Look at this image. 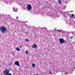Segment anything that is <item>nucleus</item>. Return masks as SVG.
Here are the masks:
<instances>
[{
    "label": "nucleus",
    "mask_w": 75,
    "mask_h": 75,
    "mask_svg": "<svg viewBox=\"0 0 75 75\" xmlns=\"http://www.w3.org/2000/svg\"><path fill=\"white\" fill-rule=\"evenodd\" d=\"M74 69H75V67H74Z\"/></svg>",
    "instance_id": "36"
},
{
    "label": "nucleus",
    "mask_w": 75,
    "mask_h": 75,
    "mask_svg": "<svg viewBox=\"0 0 75 75\" xmlns=\"http://www.w3.org/2000/svg\"><path fill=\"white\" fill-rule=\"evenodd\" d=\"M56 6H57V4H56Z\"/></svg>",
    "instance_id": "41"
},
{
    "label": "nucleus",
    "mask_w": 75,
    "mask_h": 75,
    "mask_svg": "<svg viewBox=\"0 0 75 75\" xmlns=\"http://www.w3.org/2000/svg\"><path fill=\"white\" fill-rule=\"evenodd\" d=\"M12 23H13V24H14L13 22H12Z\"/></svg>",
    "instance_id": "40"
},
{
    "label": "nucleus",
    "mask_w": 75,
    "mask_h": 75,
    "mask_svg": "<svg viewBox=\"0 0 75 75\" xmlns=\"http://www.w3.org/2000/svg\"><path fill=\"white\" fill-rule=\"evenodd\" d=\"M67 16H69V13H67Z\"/></svg>",
    "instance_id": "29"
},
{
    "label": "nucleus",
    "mask_w": 75,
    "mask_h": 75,
    "mask_svg": "<svg viewBox=\"0 0 75 75\" xmlns=\"http://www.w3.org/2000/svg\"><path fill=\"white\" fill-rule=\"evenodd\" d=\"M54 15H53V16H52H52H51L52 17H54Z\"/></svg>",
    "instance_id": "30"
},
{
    "label": "nucleus",
    "mask_w": 75,
    "mask_h": 75,
    "mask_svg": "<svg viewBox=\"0 0 75 75\" xmlns=\"http://www.w3.org/2000/svg\"><path fill=\"white\" fill-rule=\"evenodd\" d=\"M13 0H6V1L5 2L6 4H10L12 2H13Z\"/></svg>",
    "instance_id": "7"
},
{
    "label": "nucleus",
    "mask_w": 75,
    "mask_h": 75,
    "mask_svg": "<svg viewBox=\"0 0 75 75\" xmlns=\"http://www.w3.org/2000/svg\"><path fill=\"white\" fill-rule=\"evenodd\" d=\"M64 74H65V75H66L67 74V73H65Z\"/></svg>",
    "instance_id": "35"
},
{
    "label": "nucleus",
    "mask_w": 75,
    "mask_h": 75,
    "mask_svg": "<svg viewBox=\"0 0 75 75\" xmlns=\"http://www.w3.org/2000/svg\"><path fill=\"white\" fill-rule=\"evenodd\" d=\"M59 15H58V16H57V17H59Z\"/></svg>",
    "instance_id": "34"
},
{
    "label": "nucleus",
    "mask_w": 75,
    "mask_h": 75,
    "mask_svg": "<svg viewBox=\"0 0 75 75\" xmlns=\"http://www.w3.org/2000/svg\"><path fill=\"white\" fill-rule=\"evenodd\" d=\"M16 19H18V16H17Z\"/></svg>",
    "instance_id": "33"
},
{
    "label": "nucleus",
    "mask_w": 75,
    "mask_h": 75,
    "mask_svg": "<svg viewBox=\"0 0 75 75\" xmlns=\"http://www.w3.org/2000/svg\"><path fill=\"white\" fill-rule=\"evenodd\" d=\"M34 28H36V29L37 30H38V28H35V27H34Z\"/></svg>",
    "instance_id": "28"
},
{
    "label": "nucleus",
    "mask_w": 75,
    "mask_h": 75,
    "mask_svg": "<svg viewBox=\"0 0 75 75\" xmlns=\"http://www.w3.org/2000/svg\"><path fill=\"white\" fill-rule=\"evenodd\" d=\"M67 74H71V72L70 71H68L67 72Z\"/></svg>",
    "instance_id": "21"
},
{
    "label": "nucleus",
    "mask_w": 75,
    "mask_h": 75,
    "mask_svg": "<svg viewBox=\"0 0 75 75\" xmlns=\"http://www.w3.org/2000/svg\"><path fill=\"white\" fill-rule=\"evenodd\" d=\"M63 14L64 16L65 15V12H63Z\"/></svg>",
    "instance_id": "20"
},
{
    "label": "nucleus",
    "mask_w": 75,
    "mask_h": 75,
    "mask_svg": "<svg viewBox=\"0 0 75 75\" xmlns=\"http://www.w3.org/2000/svg\"><path fill=\"white\" fill-rule=\"evenodd\" d=\"M17 25H18V23H17Z\"/></svg>",
    "instance_id": "38"
},
{
    "label": "nucleus",
    "mask_w": 75,
    "mask_h": 75,
    "mask_svg": "<svg viewBox=\"0 0 75 75\" xmlns=\"http://www.w3.org/2000/svg\"><path fill=\"white\" fill-rule=\"evenodd\" d=\"M59 40L60 44H63V43H65V41L63 39L60 38L59 39Z\"/></svg>",
    "instance_id": "6"
},
{
    "label": "nucleus",
    "mask_w": 75,
    "mask_h": 75,
    "mask_svg": "<svg viewBox=\"0 0 75 75\" xmlns=\"http://www.w3.org/2000/svg\"><path fill=\"white\" fill-rule=\"evenodd\" d=\"M17 23H21V21H17Z\"/></svg>",
    "instance_id": "17"
},
{
    "label": "nucleus",
    "mask_w": 75,
    "mask_h": 75,
    "mask_svg": "<svg viewBox=\"0 0 75 75\" xmlns=\"http://www.w3.org/2000/svg\"><path fill=\"white\" fill-rule=\"evenodd\" d=\"M16 49L17 51H20V48H16Z\"/></svg>",
    "instance_id": "13"
},
{
    "label": "nucleus",
    "mask_w": 75,
    "mask_h": 75,
    "mask_svg": "<svg viewBox=\"0 0 75 75\" xmlns=\"http://www.w3.org/2000/svg\"><path fill=\"white\" fill-rule=\"evenodd\" d=\"M15 65H16L17 66H19L20 65V64H19V62L18 61H16L15 62Z\"/></svg>",
    "instance_id": "9"
},
{
    "label": "nucleus",
    "mask_w": 75,
    "mask_h": 75,
    "mask_svg": "<svg viewBox=\"0 0 75 75\" xmlns=\"http://www.w3.org/2000/svg\"><path fill=\"white\" fill-rule=\"evenodd\" d=\"M22 7H23V8H25V5H22Z\"/></svg>",
    "instance_id": "16"
},
{
    "label": "nucleus",
    "mask_w": 75,
    "mask_h": 75,
    "mask_svg": "<svg viewBox=\"0 0 75 75\" xmlns=\"http://www.w3.org/2000/svg\"><path fill=\"white\" fill-rule=\"evenodd\" d=\"M0 16H1H1H3V15H1Z\"/></svg>",
    "instance_id": "31"
},
{
    "label": "nucleus",
    "mask_w": 75,
    "mask_h": 75,
    "mask_svg": "<svg viewBox=\"0 0 75 75\" xmlns=\"http://www.w3.org/2000/svg\"><path fill=\"white\" fill-rule=\"evenodd\" d=\"M52 73H51V71H49V74H51L52 75Z\"/></svg>",
    "instance_id": "22"
},
{
    "label": "nucleus",
    "mask_w": 75,
    "mask_h": 75,
    "mask_svg": "<svg viewBox=\"0 0 75 75\" xmlns=\"http://www.w3.org/2000/svg\"><path fill=\"white\" fill-rule=\"evenodd\" d=\"M25 41H27V42H28L29 41V40L27 39H25Z\"/></svg>",
    "instance_id": "15"
},
{
    "label": "nucleus",
    "mask_w": 75,
    "mask_h": 75,
    "mask_svg": "<svg viewBox=\"0 0 75 75\" xmlns=\"http://www.w3.org/2000/svg\"><path fill=\"white\" fill-rule=\"evenodd\" d=\"M73 37L72 36H70V37L69 38L70 39H72Z\"/></svg>",
    "instance_id": "24"
},
{
    "label": "nucleus",
    "mask_w": 75,
    "mask_h": 75,
    "mask_svg": "<svg viewBox=\"0 0 75 75\" xmlns=\"http://www.w3.org/2000/svg\"><path fill=\"white\" fill-rule=\"evenodd\" d=\"M26 9H27V10L28 11H30L32 10V6H31L30 4H27Z\"/></svg>",
    "instance_id": "2"
},
{
    "label": "nucleus",
    "mask_w": 75,
    "mask_h": 75,
    "mask_svg": "<svg viewBox=\"0 0 75 75\" xmlns=\"http://www.w3.org/2000/svg\"><path fill=\"white\" fill-rule=\"evenodd\" d=\"M25 26L26 27H28V25H27V24L25 25Z\"/></svg>",
    "instance_id": "27"
},
{
    "label": "nucleus",
    "mask_w": 75,
    "mask_h": 75,
    "mask_svg": "<svg viewBox=\"0 0 75 75\" xmlns=\"http://www.w3.org/2000/svg\"><path fill=\"white\" fill-rule=\"evenodd\" d=\"M42 32L45 33L46 31H47V29L46 28H42Z\"/></svg>",
    "instance_id": "8"
},
{
    "label": "nucleus",
    "mask_w": 75,
    "mask_h": 75,
    "mask_svg": "<svg viewBox=\"0 0 75 75\" xmlns=\"http://www.w3.org/2000/svg\"><path fill=\"white\" fill-rule=\"evenodd\" d=\"M74 65H75V63H74Z\"/></svg>",
    "instance_id": "42"
},
{
    "label": "nucleus",
    "mask_w": 75,
    "mask_h": 75,
    "mask_svg": "<svg viewBox=\"0 0 75 75\" xmlns=\"http://www.w3.org/2000/svg\"><path fill=\"white\" fill-rule=\"evenodd\" d=\"M32 48H37V45L33 44L32 46Z\"/></svg>",
    "instance_id": "10"
},
{
    "label": "nucleus",
    "mask_w": 75,
    "mask_h": 75,
    "mask_svg": "<svg viewBox=\"0 0 75 75\" xmlns=\"http://www.w3.org/2000/svg\"><path fill=\"white\" fill-rule=\"evenodd\" d=\"M26 68H28V67H26Z\"/></svg>",
    "instance_id": "37"
},
{
    "label": "nucleus",
    "mask_w": 75,
    "mask_h": 75,
    "mask_svg": "<svg viewBox=\"0 0 75 75\" xmlns=\"http://www.w3.org/2000/svg\"><path fill=\"white\" fill-rule=\"evenodd\" d=\"M25 52L26 54H28V51L26 50Z\"/></svg>",
    "instance_id": "23"
},
{
    "label": "nucleus",
    "mask_w": 75,
    "mask_h": 75,
    "mask_svg": "<svg viewBox=\"0 0 75 75\" xmlns=\"http://www.w3.org/2000/svg\"><path fill=\"white\" fill-rule=\"evenodd\" d=\"M13 11L15 12H17V9H16V8H13Z\"/></svg>",
    "instance_id": "11"
},
{
    "label": "nucleus",
    "mask_w": 75,
    "mask_h": 75,
    "mask_svg": "<svg viewBox=\"0 0 75 75\" xmlns=\"http://www.w3.org/2000/svg\"><path fill=\"white\" fill-rule=\"evenodd\" d=\"M71 17L72 18H74V14L71 15Z\"/></svg>",
    "instance_id": "14"
},
{
    "label": "nucleus",
    "mask_w": 75,
    "mask_h": 75,
    "mask_svg": "<svg viewBox=\"0 0 75 75\" xmlns=\"http://www.w3.org/2000/svg\"><path fill=\"white\" fill-rule=\"evenodd\" d=\"M71 12H73V11H71Z\"/></svg>",
    "instance_id": "39"
},
{
    "label": "nucleus",
    "mask_w": 75,
    "mask_h": 75,
    "mask_svg": "<svg viewBox=\"0 0 75 75\" xmlns=\"http://www.w3.org/2000/svg\"><path fill=\"white\" fill-rule=\"evenodd\" d=\"M58 3L60 4L61 3V0H58Z\"/></svg>",
    "instance_id": "12"
},
{
    "label": "nucleus",
    "mask_w": 75,
    "mask_h": 75,
    "mask_svg": "<svg viewBox=\"0 0 75 75\" xmlns=\"http://www.w3.org/2000/svg\"><path fill=\"white\" fill-rule=\"evenodd\" d=\"M5 18H6L5 19L6 20L9 21V20H10V18H11V16H10V15H6Z\"/></svg>",
    "instance_id": "5"
},
{
    "label": "nucleus",
    "mask_w": 75,
    "mask_h": 75,
    "mask_svg": "<svg viewBox=\"0 0 75 75\" xmlns=\"http://www.w3.org/2000/svg\"><path fill=\"white\" fill-rule=\"evenodd\" d=\"M72 71H74V70H73V69H71V70H72Z\"/></svg>",
    "instance_id": "32"
},
{
    "label": "nucleus",
    "mask_w": 75,
    "mask_h": 75,
    "mask_svg": "<svg viewBox=\"0 0 75 75\" xmlns=\"http://www.w3.org/2000/svg\"><path fill=\"white\" fill-rule=\"evenodd\" d=\"M63 32H64V33H66V34H67V33H68V32H66V31H64Z\"/></svg>",
    "instance_id": "25"
},
{
    "label": "nucleus",
    "mask_w": 75,
    "mask_h": 75,
    "mask_svg": "<svg viewBox=\"0 0 75 75\" xmlns=\"http://www.w3.org/2000/svg\"><path fill=\"white\" fill-rule=\"evenodd\" d=\"M57 31H58L59 33H61V30H57Z\"/></svg>",
    "instance_id": "19"
},
{
    "label": "nucleus",
    "mask_w": 75,
    "mask_h": 75,
    "mask_svg": "<svg viewBox=\"0 0 75 75\" xmlns=\"http://www.w3.org/2000/svg\"><path fill=\"white\" fill-rule=\"evenodd\" d=\"M33 67H34L35 66V64H32Z\"/></svg>",
    "instance_id": "18"
},
{
    "label": "nucleus",
    "mask_w": 75,
    "mask_h": 75,
    "mask_svg": "<svg viewBox=\"0 0 75 75\" xmlns=\"http://www.w3.org/2000/svg\"><path fill=\"white\" fill-rule=\"evenodd\" d=\"M42 14L43 15V16H44V15H45V13H42Z\"/></svg>",
    "instance_id": "26"
},
{
    "label": "nucleus",
    "mask_w": 75,
    "mask_h": 75,
    "mask_svg": "<svg viewBox=\"0 0 75 75\" xmlns=\"http://www.w3.org/2000/svg\"><path fill=\"white\" fill-rule=\"evenodd\" d=\"M7 28L4 26H0V31L2 33H5L7 31Z\"/></svg>",
    "instance_id": "1"
},
{
    "label": "nucleus",
    "mask_w": 75,
    "mask_h": 75,
    "mask_svg": "<svg viewBox=\"0 0 75 75\" xmlns=\"http://www.w3.org/2000/svg\"><path fill=\"white\" fill-rule=\"evenodd\" d=\"M9 72H10V71L8 70V69H5V70L4 71V75H12V74H9Z\"/></svg>",
    "instance_id": "4"
},
{
    "label": "nucleus",
    "mask_w": 75,
    "mask_h": 75,
    "mask_svg": "<svg viewBox=\"0 0 75 75\" xmlns=\"http://www.w3.org/2000/svg\"><path fill=\"white\" fill-rule=\"evenodd\" d=\"M67 24H69V25H72L74 26H75V22L72 20H70V21H67Z\"/></svg>",
    "instance_id": "3"
}]
</instances>
